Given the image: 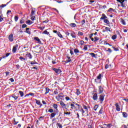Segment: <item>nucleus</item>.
<instances>
[{
    "label": "nucleus",
    "mask_w": 128,
    "mask_h": 128,
    "mask_svg": "<svg viewBox=\"0 0 128 128\" xmlns=\"http://www.w3.org/2000/svg\"><path fill=\"white\" fill-rule=\"evenodd\" d=\"M98 105H96L94 106V110L96 111V110H98Z\"/></svg>",
    "instance_id": "4d7b16f0"
},
{
    "label": "nucleus",
    "mask_w": 128,
    "mask_h": 128,
    "mask_svg": "<svg viewBox=\"0 0 128 128\" xmlns=\"http://www.w3.org/2000/svg\"><path fill=\"white\" fill-rule=\"evenodd\" d=\"M26 58H28L29 60H32V54H30V52H26Z\"/></svg>",
    "instance_id": "9d476101"
},
{
    "label": "nucleus",
    "mask_w": 128,
    "mask_h": 128,
    "mask_svg": "<svg viewBox=\"0 0 128 128\" xmlns=\"http://www.w3.org/2000/svg\"><path fill=\"white\" fill-rule=\"evenodd\" d=\"M112 48H114V50L115 52H118V50H119L118 48H116V47H114V46H112Z\"/></svg>",
    "instance_id": "603ef678"
},
{
    "label": "nucleus",
    "mask_w": 128,
    "mask_h": 128,
    "mask_svg": "<svg viewBox=\"0 0 128 128\" xmlns=\"http://www.w3.org/2000/svg\"><path fill=\"white\" fill-rule=\"evenodd\" d=\"M78 36H84V33L82 32H78Z\"/></svg>",
    "instance_id": "09e8293b"
},
{
    "label": "nucleus",
    "mask_w": 128,
    "mask_h": 128,
    "mask_svg": "<svg viewBox=\"0 0 128 128\" xmlns=\"http://www.w3.org/2000/svg\"><path fill=\"white\" fill-rule=\"evenodd\" d=\"M114 10H114V8H110L108 10V12H114Z\"/></svg>",
    "instance_id": "c9c22d12"
},
{
    "label": "nucleus",
    "mask_w": 128,
    "mask_h": 128,
    "mask_svg": "<svg viewBox=\"0 0 128 128\" xmlns=\"http://www.w3.org/2000/svg\"><path fill=\"white\" fill-rule=\"evenodd\" d=\"M53 70L54 72H55L56 74H60V72H62V70L60 69H58V68H54Z\"/></svg>",
    "instance_id": "f8f14e48"
},
{
    "label": "nucleus",
    "mask_w": 128,
    "mask_h": 128,
    "mask_svg": "<svg viewBox=\"0 0 128 128\" xmlns=\"http://www.w3.org/2000/svg\"><path fill=\"white\" fill-rule=\"evenodd\" d=\"M13 120H14V124H18V122L16 121V118H14Z\"/></svg>",
    "instance_id": "052dcab7"
},
{
    "label": "nucleus",
    "mask_w": 128,
    "mask_h": 128,
    "mask_svg": "<svg viewBox=\"0 0 128 128\" xmlns=\"http://www.w3.org/2000/svg\"><path fill=\"white\" fill-rule=\"evenodd\" d=\"M106 52H108L110 54V52H112V49L110 48H108V50H106Z\"/></svg>",
    "instance_id": "69168bd1"
},
{
    "label": "nucleus",
    "mask_w": 128,
    "mask_h": 128,
    "mask_svg": "<svg viewBox=\"0 0 128 128\" xmlns=\"http://www.w3.org/2000/svg\"><path fill=\"white\" fill-rule=\"evenodd\" d=\"M92 100H98V94L96 93L94 94V95L92 96Z\"/></svg>",
    "instance_id": "f3484780"
},
{
    "label": "nucleus",
    "mask_w": 128,
    "mask_h": 128,
    "mask_svg": "<svg viewBox=\"0 0 128 128\" xmlns=\"http://www.w3.org/2000/svg\"><path fill=\"white\" fill-rule=\"evenodd\" d=\"M34 48H35L34 52H36V54H42V52L44 50V46L38 48V46H36L35 47H34Z\"/></svg>",
    "instance_id": "f257e3e1"
},
{
    "label": "nucleus",
    "mask_w": 128,
    "mask_h": 128,
    "mask_svg": "<svg viewBox=\"0 0 128 128\" xmlns=\"http://www.w3.org/2000/svg\"><path fill=\"white\" fill-rule=\"evenodd\" d=\"M70 36L72 38H76V32H72L70 33Z\"/></svg>",
    "instance_id": "a878e982"
},
{
    "label": "nucleus",
    "mask_w": 128,
    "mask_h": 128,
    "mask_svg": "<svg viewBox=\"0 0 128 128\" xmlns=\"http://www.w3.org/2000/svg\"><path fill=\"white\" fill-rule=\"evenodd\" d=\"M94 42H98V40H100V38L98 36H94Z\"/></svg>",
    "instance_id": "72a5a7b5"
},
{
    "label": "nucleus",
    "mask_w": 128,
    "mask_h": 128,
    "mask_svg": "<svg viewBox=\"0 0 128 128\" xmlns=\"http://www.w3.org/2000/svg\"><path fill=\"white\" fill-rule=\"evenodd\" d=\"M104 96H106V94H104L99 96V100L100 102V104H102V102L104 100Z\"/></svg>",
    "instance_id": "20e7f679"
},
{
    "label": "nucleus",
    "mask_w": 128,
    "mask_h": 128,
    "mask_svg": "<svg viewBox=\"0 0 128 128\" xmlns=\"http://www.w3.org/2000/svg\"><path fill=\"white\" fill-rule=\"evenodd\" d=\"M19 58H20V60H22V62H23V61L27 60H28V58H24L22 57V56H20V57Z\"/></svg>",
    "instance_id": "bb28decb"
},
{
    "label": "nucleus",
    "mask_w": 128,
    "mask_h": 128,
    "mask_svg": "<svg viewBox=\"0 0 128 128\" xmlns=\"http://www.w3.org/2000/svg\"><path fill=\"white\" fill-rule=\"evenodd\" d=\"M35 100H36V104H38V106H40V100L35 99Z\"/></svg>",
    "instance_id": "58836bf2"
},
{
    "label": "nucleus",
    "mask_w": 128,
    "mask_h": 128,
    "mask_svg": "<svg viewBox=\"0 0 128 128\" xmlns=\"http://www.w3.org/2000/svg\"><path fill=\"white\" fill-rule=\"evenodd\" d=\"M70 26L71 28H76V24L75 23H71L70 24Z\"/></svg>",
    "instance_id": "2f4dec72"
},
{
    "label": "nucleus",
    "mask_w": 128,
    "mask_h": 128,
    "mask_svg": "<svg viewBox=\"0 0 128 128\" xmlns=\"http://www.w3.org/2000/svg\"><path fill=\"white\" fill-rule=\"evenodd\" d=\"M108 18V17L106 16V14H102V17L100 18V20H104Z\"/></svg>",
    "instance_id": "dca6fc26"
},
{
    "label": "nucleus",
    "mask_w": 128,
    "mask_h": 128,
    "mask_svg": "<svg viewBox=\"0 0 128 128\" xmlns=\"http://www.w3.org/2000/svg\"><path fill=\"white\" fill-rule=\"evenodd\" d=\"M34 40H36V42H38V44H42V41H40V38H38V37L34 36Z\"/></svg>",
    "instance_id": "9b49d317"
},
{
    "label": "nucleus",
    "mask_w": 128,
    "mask_h": 128,
    "mask_svg": "<svg viewBox=\"0 0 128 128\" xmlns=\"http://www.w3.org/2000/svg\"><path fill=\"white\" fill-rule=\"evenodd\" d=\"M80 46H83L84 44V40H80Z\"/></svg>",
    "instance_id": "bf43d9fd"
},
{
    "label": "nucleus",
    "mask_w": 128,
    "mask_h": 128,
    "mask_svg": "<svg viewBox=\"0 0 128 128\" xmlns=\"http://www.w3.org/2000/svg\"><path fill=\"white\" fill-rule=\"evenodd\" d=\"M42 34H46L47 36H50V32H48L47 30H44Z\"/></svg>",
    "instance_id": "aec40b11"
},
{
    "label": "nucleus",
    "mask_w": 128,
    "mask_h": 128,
    "mask_svg": "<svg viewBox=\"0 0 128 128\" xmlns=\"http://www.w3.org/2000/svg\"><path fill=\"white\" fill-rule=\"evenodd\" d=\"M30 64H38V63L36 62V60L30 62Z\"/></svg>",
    "instance_id": "f704fd0d"
},
{
    "label": "nucleus",
    "mask_w": 128,
    "mask_h": 128,
    "mask_svg": "<svg viewBox=\"0 0 128 128\" xmlns=\"http://www.w3.org/2000/svg\"><path fill=\"white\" fill-rule=\"evenodd\" d=\"M54 112V109H52V108H50L48 110V112H50V114Z\"/></svg>",
    "instance_id": "c03bdc74"
},
{
    "label": "nucleus",
    "mask_w": 128,
    "mask_h": 128,
    "mask_svg": "<svg viewBox=\"0 0 128 128\" xmlns=\"http://www.w3.org/2000/svg\"><path fill=\"white\" fill-rule=\"evenodd\" d=\"M103 126H107V128H112V124H104Z\"/></svg>",
    "instance_id": "4be33fe9"
},
{
    "label": "nucleus",
    "mask_w": 128,
    "mask_h": 128,
    "mask_svg": "<svg viewBox=\"0 0 128 128\" xmlns=\"http://www.w3.org/2000/svg\"><path fill=\"white\" fill-rule=\"evenodd\" d=\"M50 89L48 88H46V92H45V94H48V92H50Z\"/></svg>",
    "instance_id": "7c9ffc66"
},
{
    "label": "nucleus",
    "mask_w": 128,
    "mask_h": 128,
    "mask_svg": "<svg viewBox=\"0 0 128 128\" xmlns=\"http://www.w3.org/2000/svg\"><path fill=\"white\" fill-rule=\"evenodd\" d=\"M28 27V25L26 24H24L22 25V28H26Z\"/></svg>",
    "instance_id": "5fc2aeb1"
},
{
    "label": "nucleus",
    "mask_w": 128,
    "mask_h": 128,
    "mask_svg": "<svg viewBox=\"0 0 128 128\" xmlns=\"http://www.w3.org/2000/svg\"><path fill=\"white\" fill-rule=\"evenodd\" d=\"M90 56H91L92 58H96V54L94 53H90Z\"/></svg>",
    "instance_id": "ea45409f"
},
{
    "label": "nucleus",
    "mask_w": 128,
    "mask_h": 128,
    "mask_svg": "<svg viewBox=\"0 0 128 128\" xmlns=\"http://www.w3.org/2000/svg\"><path fill=\"white\" fill-rule=\"evenodd\" d=\"M72 104H75L76 106H78V110H80V106H81L80 104H78L74 102H72Z\"/></svg>",
    "instance_id": "a18cd8bd"
},
{
    "label": "nucleus",
    "mask_w": 128,
    "mask_h": 128,
    "mask_svg": "<svg viewBox=\"0 0 128 128\" xmlns=\"http://www.w3.org/2000/svg\"><path fill=\"white\" fill-rule=\"evenodd\" d=\"M20 24H24V18H22L20 20Z\"/></svg>",
    "instance_id": "338daca9"
},
{
    "label": "nucleus",
    "mask_w": 128,
    "mask_h": 128,
    "mask_svg": "<svg viewBox=\"0 0 128 128\" xmlns=\"http://www.w3.org/2000/svg\"><path fill=\"white\" fill-rule=\"evenodd\" d=\"M56 114H58V112H56V111H54V112H52L50 114V118H53L54 116H56Z\"/></svg>",
    "instance_id": "ddd939ff"
},
{
    "label": "nucleus",
    "mask_w": 128,
    "mask_h": 128,
    "mask_svg": "<svg viewBox=\"0 0 128 128\" xmlns=\"http://www.w3.org/2000/svg\"><path fill=\"white\" fill-rule=\"evenodd\" d=\"M115 106H116V110L117 112H120V106H118V103H116Z\"/></svg>",
    "instance_id": "a211bd4d"
},
{
    "label": "nucleus",
    "mask_w": 128,
    "mask_h": 128,
    "mask_svg": "<svg viewBox=\"0 0 128 128\" xmlns=\"http://www.w3.org/2000/svg\"><path fill=\"white\" fill-rule=\"evenodd\" d=\"M10 53L6 54V56H2V58H8V56H10Z\"/></svg>",
    "instance_id": "37998d69"
},
{
    "label": "nucleus",
    "mask_w": 128,
    "mask_h": 128,
    "mask_svg": "<svg viewBox=\"0 0 128 128\" xmlns=\"http://www.w3.org/2000/svg\"><path fill=\"white\" fill-rule=\"evenodd\" d=\"M24 32H26L28 34H30L31 32H30V28H26V30L24 31Z\"/></svg>",
    "instance_id": "c85d7f7f"
},
{
    "label": "nucleus",
    "mask_w": 128,
    "mask_h": 128,
    "mask_svg": "<svg viewBox=\"0 0 128 128\" xmlns=\"http://www.w3.org/2000/svg\"><path fill=\"white\" fill-rule=\"evenodd\" d=\"M104 77V74H100L98 76H97L96 78L94 80L95 82L97 84L99 82L102 80V78Z\"/></svg>",
    "instance_id": "f03ea898"
},
{
    "label": "nucleus",
    "mask_w": 128,
    "mask_h": 128,
    "mask_svg": "<svg viewBox=\"0 0 128 128\" xmlns=\"http://www.w3.org/2000/svg\"><path fill=\"white\" fill-rule=\"evenodd\" d=\"M60 104L62 108H65V110H68V108H66V104H64V102L61 100L60 102Z\"/></svg>",
    "instance_id": "1a4fd4ad"
},
{
    "label": "nucleus",
    "mask_w": 128,
    "mask_h": 128,
    "mask_svg": "<svg viewBox=\"0 0 128 128\" xmlns=\"http://www.w3.org/2000/svg\"><path fill=\"white\" fill-rule=\"evenodd\" d=\"M104 92V87L102 86H98V94H102Z\"/></svg>",
    "instance_id": "0eeeda50"
},
{
    "label": "nucleus",
    "mask_w": 128,
    "mask_h": 128,
    "mask_svg": "<svg viewBox=\"0 0 128 128\" xmlns=\"http://www.w3.org/2000/svg\"><path fill=\"white\" fill-rule=\"evenodd\" d=\"M52 108L54 109V112H59L60 111L58 110V104H54L52 105Z\"/></svg>",
    "instance_id": "6e6552de"
},
{
    "label": "nucleus",
    "mask_w": 128,
    "mask_h": 128,
    "mask_svg": "<svg viewBox=\"0 0 128 128\" xmlns=\"http://www.w3.org/2000/svg\"><path fill=\"white\" fill-rule=\"evenodd\" d=\"M76 96H80V89H76Z\"/></svg>",
    "instance_id": "473e14b6"
},
{
    "label": "nucleus",
    "mask_w": 128,
    "mask_h": 128,
    "mask_svg": "<svg viewBox=\"0 0 128 128\" xmlns=\"http://www.w3.org/2000/svg\"><path fill=\"white\" fill-rule=\"evenodd\" d=\"M58 98H64V94L62 93L59 94L58 95Z\"/></svg>",
    "instance_id": "8fccbe9b"
},
{
    "label": "nucleus",
    "mask_w": 128,
    "mask_h": 128,
    "mask_svg": "<svg viewBox=\"0 0 128 128\" xmlns=\"http://www.w3.org/2000/svg\"><path fill=\"white\" fill-rule=\"evenodd\" d=\"M9 80L11 82H14V78H10L9 79Z\"/></svg>",
    "instance_id": "680f3d73"
},
{
    "label": "nucleus",
    "mask_w": 128,
    "mask_h": 128,
    "mask_svg": "<svg viewBox=\"0 0 128 128\" xmlns=\"http://www.w3.org/2000/svg\"><path fill=\"white\" fill-rule=\"evenodd\" d=\"M88 45H84L83 50H88Z\"/></svg>",
    "instance_id": "49530a36"
},
{
    "label": "nucleus",
    "mask_w": 128,
    "mask_h": 128,
    "mask_svg": "<svg viewBox=\"0 0 128 128\" xmlns=\"http://www.w3.org/2000/svg\"><path fill=\"white\" fill-rule=\"evenodd\" d=\"M116 38H118V36L116 34L113 35L112 37V40H116Z\"/></svg>",
    "instance_id": "a19ab883"
},
{
    "label": "nucleus",
    "mask_w": 128,
    "mask_h": 128,
    "mask_svg": "<svg viewBox=\"0 0 128 128\" xmlns=\"http://www.w3.org/2000/svg\"><path fill=\"white\" fill-rule=\"evenodd\" d=\"M102 112H104V108L102 107L100 110L99 111V114H102Z\"/></svg>",
    "instance_id": "79ce46f5"
},
{
    "label": "nucleus",
    "mask_w": 128,
    "mask_h": 128,
    "mask_svg": "<svg viewBox=\"0 0 128 128\" xmlns=\"http://www.w3.org/2000/svg\"><path fill=\"white\" fill-rule=\"evenodd\" d=\"M102 32H111L112 31L110 30V28L108 27H106L105 28V30H103Z\"/></svg>",
    "instance_id": "5701e85b"
},
{
    "label": "nucleus",
    "mask_w": 128,
    "mask_h": 128,
    "mask_svg": "<svg viewBox=\"0 0 128 128\" xmlns=\"http://www.w3.org/2000/svg\"><path fill=\"white\" fill-rule=\"evenodd\" d=\"M52 10H56V12L57 14H60V12H58V10L56 8H52Z\"/></svg>",
    "instance_id": "0e129e2a"
},
{
    "label": "nucleus",
    "mask_w": 128,
    "mask_h": 128,
    "mask_svg": "<svg viewBox=\"0 0 128 128\" xmlns=\"http://www.w3.org/2000/svg\"><path fill=\"white\" fill-rule=\"evenodd\" d=\"M26 23V24H32V21H30V20H27Z\"/></svg>",
    "instance_id": "e433bc0d"
},
{
    "label": "nucleus",
    "mask_w": 128,
    "mask_h": 128,
    "mask_svg": "<svg viewBox=\"0 0 128 128\" xmlns=\"http://www.w3.org/2000/svg\"><path fill=\"white\" fill-rule=\"evenodd\" d=\"M8 40L10 42H14V34H11L9 35Z\"/></svg>",
    "instance_id": "4468645a"
},
{
    "label": "nucleus",
    "mask_w": 128,
    "mask_h": 128,
    "mask_svg": "<svg viewBox=\"0 0 128 128\" xmlns=\"http://www.w3.org/2000/svg\"><path fill=\"white\" fill-rule=\"evenodd\" d=\"M56 126H58L60 128H62V126L60 123H57Z\"/></svg>",
    "instance_id": "864d4df0"
},
{
    "label": "nucleus",
    "mask_w": 128,
    "mask_h": 128,
    "mask_svg": "<svg viewBox=\"0 0 128 128\" xmlns=\"http://www.w3.org/2000/svg\"><path fill=\"white\" fill-rule=\"evenodd\" d=\"M124 0L126 2L128 0H116L118 2H120V4H121V6H122V8H126V4H124Z\"/></svg>",
    "instance_id": "423d86ee"
},
{
    "label": "nucleus",
    "mask_w": 128,
    "mask_h": 128,
    "mask_svg": "<svg viewBox=\"0 0 128 128\" xmlns=\"http://www.w3.org/2000/svg\"><path fill=\"white\" fill-rule=\"evenodd\" d=\"M83 108L84 110H87V112H88V106H86L84 105Z\"/></svg>",
    "instance_id": "e2e57ef3"
},
{
    "label": "nucleus",
    "mask_w": 128,
    "mask_h": 128,
    "mask_svg": "<svg viewBox=\"0 0 128 128\" xmlns=\"http://www.w3.org/2000/svg\"><path fill=\"white\" fill-rule=\"evenodd\" d=\"M18 44H16L15 46H13L12 52L13 54H16V50H18Z\"/></svg>",
    "instance_id": "39448f33"
},
{
    "label": "nucleus",
    "mask_w": 128,
    "mask_h": 128,
    "mask_svg": "<svg viewBox=\"0 0 128 128\" xmlns=\"http://www.w3.org/2000/svg\"><path fill=\"white\" fill-rule=\"evenodd\" d=\"M70 116V112H64V116Z\"/></svg>",
    "instance_id": "6e6d98bb"
},
{
    "label": "nucleus",
    "mask_w": 128,
    "mask_h": 128,
    "mask_svg": "<svg viewBox=\"0 0 128 128\" xmlns=\"http://www.w3.org/2000/svg\"><path fill=\"white\" fill-rule=\"evenodd\" d=\"M74 104H74V103L70 104V106H71L70 108H72V110H76V107Z\"/></svg>",
    "instance_id": "393cba45"
},
{
    "label": "nucleus",
    "mask_w": 128,
    "mask_h": 128,
    "mask_svg": "<svg viewBox=\"0 0 128 128\" xmlns=\"http://www.w3.org/2000/svg\"><path fill=\"white\" fill-rule=\"evenodd\" d=\"M28 94H29V96H34V93L30 92Z\"/></svg>",
    "instance_id": "774afa93"
},
{
    "label": "nucleus",
    "mask_w": 128,
    "mask_h": 128,
    "mask_svg": "<svg viewBox=\"0 0 128 128\" xmlns=\"http://www.w3.org/2000/svg\"><path fill=\"white\" fill-rule=\"evenodd\" d=\"M74 54H79L80 50H78V49L76 48L74 50Z\"/></svg>",
    "instance_id": "de8ad7c7"
},
{
    "label": "nucleus",
    "mask_w": 128,
    "mask_h": 128,
    "mask_svg": "<svg viewBox=\"0 0 128 128\" xmlns=\"http://www.w3.org/2000/svg\"><path fill=\"white\" fill-rule=\"evenodd\" d=\"M122 116L123 118H128V114L126 112H122Z\"/></svg>",
    "instance_id": "cd10ccee"
},
{
    "label": "nucleus",
    "mask_w": 128,
    "mask_h": 128,
    "mask_svg": "<svg viewBox=\"0 0 128 128\" xmlns=\"http://www.w3.org/2000/svg\"><path fill=\"white\" fill-rule=\"evenodd\" d=\"M104 22L105 24H110V20H108V18H106V19H104Z\"/></svg>",
    "instance_id": "c756f323"
},
{
    "label": "nucleus",
    "mask_w": 128,
    "mask_h": 128,
    "mask_svg": "<svg viewBox=\"0 0 128 128\" xmlns=\"http://www.w3.org/2000/svg\"><path fill=\"white\" fill-rule=\"evenodd\" d=\"M11 98H14V100H16L20 98V94L18 93H14L12 95Z\"/></svg>",
    "instance_id": "7ed1b4c3"
},
{
    "label": "nucleus",
    "mask_w": 128,
    "mask_h": 128,
    "mask_svg": "<svg viewBox=\"0 0 128 128\" xmlns=\"http://www.w3.org/2000/svg\"><path fill=\"white\" fill-rule=\"evenodd\" d=\"M128 22V20H124L121 18L120 22L123 26H126V22Z\"/></svg>",
    "instance_id": "2eb2a0df"
},
{
    "label": "nucleus",
    "mask_w": 128,
    "mask_h": 128,
    "mask_svg": "<svg viewBox=\"0 0 128 128\" xmlns=\"http://www.w3.org/2000/svg\"><path fill=\"white\" fill-rule=\"evenodd\" d=\"M18 16H14V20H15V22H18Z\"/></svg>",
    "instance_id": "13d9d810"
},
{
    "label": "nucleus",
    "mask_w": 128,
    "mask_h": 128,
    "mask_svg": "<svg viewBox=\"0 0 128 128\" xmlns=\"http://www.w3.org/2000/svg\"><path fill=\"white\" fill-rule=\"evenodd\" d=\"M10 106H12V104H9L8 105H6L5 108H10Z\"/></svg>",
    "instance_id": "3c124183"
},
{
    "label": "nucleus",
    "mask_w": 128,
    "mask_h": 128,
    "mask_svg": "<svg viewBox=\"0 0 128 128\" xmlns=\"http://www.w3.org/2000/svg\"><path fill=\"white\" fill-rule=\"evenodd\" d=\"M18 94H20V97L22 98L24 96V92H22L21 90L18 91Z\"/></svg>",
    "instance_id": "412c9836"
},
{
    "label": "nucleus",
    "mask_w": 128,
    "mask_h": 128,
    "mask_svg": "<svg viewBox=\"0 0 128 128\" xmlns=\"http://www.w3.org/2000/svg\"><path fill=\"white\" fill-rule=\"evenodd\" d=\"M34 14H36V8H32V12H31V16H34Z\"/></svg>",
    "instance_id": "b1692460"
},
{
    "label": "nucleus",
    "mask_w": 128,
    "mask_h": 128,
    "mask_svg": "<svg viewBox=\"0 0 128 128\" xmlns=\"http://www.w3.org/2000/svg\"><path fill=\"white\" fill-rule=\"evenodd\" d=\"M57 34L58 36H59V38H62V34H60V32H58Z\"/></svg>",
    "instance_id": "4c0bfd02"
},
{
    "label": "nucleus",
    "mask_w": 128,
    "mask_h": 128,
    "mask_svg": "<svg viewBox=\"0 0 128 128\" xmlns=\"http://www.w3.org/2000/svg\"><path fill=\"white\" fill-rule=\"evenodd\" d=\"M66 58L68 60L65 62L66 64L70 62H72V59H70V57L68 56H67Z\"/></svg>",
    "instance_id": "6ab92c4d"
}]
</instances>
